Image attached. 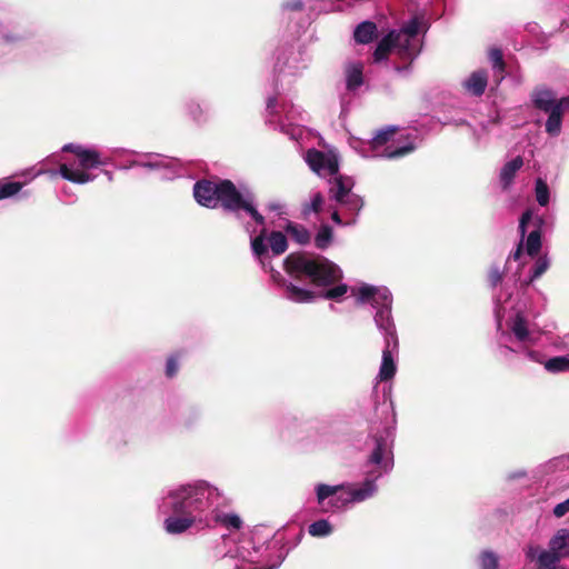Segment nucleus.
Segmentation results:
<instances>
[{"label":"nucleus","instance_id":"nucleus-10","mask_svg":"<svg viewBox=\"0 0 569 569\" xmlns=\"http://www.w3.org/2000/svg\"><path fill=\"white\" fill-rule=\"evenodd\" d=\"M395 128H387L377 132L369 141L353 140L351 147L365 158H399L415 150V146L408 142L403 146H395Z\"/></svg>","mask_w":569,"mask_h":569},{"label":"nucleus","instance_id":"nucleus-36","mask_svg":"<svg viewBox=\"0 0 569 569\" xmlns=\"http://www.w3.org/2000/svg\"><path fill=\"white\" fill-rule=\"evenodd\" d=\"M502 280V271L498 267H492L489 271V282L492 287L499 284Z\"/></svg>","mask_w":569,"mask_h":569},{"label":"nucleus","instance_id":"nucleus-23","mask_svg":"<svg viewBox=\"0 0 569 569\" xmlns=\"http://www.w3.org/2000/svg\"><path fill=\"white\" fill-rule=\"evenodd\" d=\"M549 117L546 122V131L550 136H558L561 131V118L563 111L561 110V106H556L551 111H548Z\"/></svg>","mask_w":569,"mask_h":569},{"label":"nucleus","instance_id":"nucleus-24","mask_svg":"<svg viewBox=\"0 0 569 569\" xmlns=\"http://www.w3.org/2000/svg\"><path fill=\"white\" fill-rule=\"evenodd\" d=\"M377 31V27L375 23L365 21L360 23L355 30V39L359 43H369Z\"/></svg>","mask_w":569,"mask_h":569},{"label":"nucleus","instance_id":"nucleus-8","mask_svg":"<svg viewBox=\"0 0 569 569\" xmlns=\"http://www.w3.org/2000/svg\"><path fill=\"white\" fill-rule=\"evenodd\" d=\"M350 295L358 305L369 303L375 309L373 321L383 336H393L392 295L387 287L359 283L350 288Z\"/></svg>","mask_w":569,"mask_h":569},{"label":"nucleus","instance_id":"nucleus-9","mask_svg":"<svg viewBox=\"0 0 569 569\" xmlns=\"http://www.w3.org/2000/svg\"><path fill=\"white\" fill-rule=\"evenodd\" d=\"M62 151L72 152L77 158L74 162L64 160L59 168L60 176L73 183L84 184L92 181L94 176L89 170L106 163L96 149L84 148L80 144H66Z\"/></svg>","mask_w":569,"mask_h":569},{"label":"nucleus","instance_id":"nucleus-2","mask_svg":"<svg viewBox=\"0 0 569 569\" xmlns=\"http://www.w3.org/2000/svg\"><path fill=\"white\" fill-rule=\"evenodd\" d=\"M392 443L393 430L391 428H386L373 437V448L368 459V465L373 469L368 471L369 478L363 482L337 486L316 485V500L320 510L336 512L372 498L378 490L376 480L393 467Z\"/></svg>","mask_w":569,"mask_h":569},{"label":"nucleus","instance_id":"nucleus-1","mask_svg":"<svg viewBox=\"0 0 569 569\" xmlns=\"http://www.w3.org/2000/svg\"><path fill=\"white\" fill-rule=\"evenodd\" d=\"M223 498L222 491L206 480H194L169 488L159 503V510L169 515L163 521L166 532L180 535L190 528H208L211 519L228 530L241 529L239 515L212 510Z\"/></svg>","mask_w":569,"mask_h":569},{"label":"nucleus","instance_id":"nucleus-40","mask_svg":"<svg viewBox=\"0 0 569 569\" xmlns=\"http://www.w3.org/2000/svg\"><path fill=\"white\" fill-rule=\"evenodd\" d=\"M556 106H561V110L565 111L567 108H569V96L560 99Z\"/></svg>","mask_w":569,"mask_h":569},{"label":"nucleus","instance_id":"nucleus-47","mask_svg":"<svg viewBox=\"0 0 569 569\" xmlns=\"http://www.w3.org/2000/svg\"><path fill=\"white\" fill-rule=\"evenodd\" d=\"M355 222V218H352L351 220L347 221L345 224H350V223H353Z\"/></svg>","mask_w":569,"mask_h":569},{"label":"nucleus","instance_id":"nucleus-27","mask_svg":"<svg viewBox=\"0 0 569 569\" xmlns=\"http://www.w3.org/2000/svg\"><path fill=\"white\" fill-rule=\"evenodd\" d=\"M535 196H536L537 202L541 207L548 206V203L550 201V190H549V187H548L547 182L543 179H541V178H538L536 180V183H535Z\"/></svg>","mask_w":569,"mask_h":569},{"label":"nucleus","instance_id":"nucleus-34","mask_svg":"<svg viewBox=\"0 0 569 569\" xmlns=\"http://www.w3.org/2000/svg\"><path fill=\"white\" fill-rule=\"evenodd\" d=\"M20 182H6L0 184V200L10 198L17 194L22 189Z\"/></svg>","mask_w":569,"mask_h":569},{"label":"nucleus","instance_id":"nucleus-41","mask_svg":"<svg viewBox=\"0 0 569 569\" xmlns=\"http://www.w3.org/2000/svg\"><path fill=\"white\" fill-rule=\"evenodd\" d=\"M331 218L332 220L337 223V224H341L342 223V220H341V217L339 214V211L336 209L333 210L332 214H331Z\"/></svg>","mask_w":569,"mask_h":569},{"label":"nucleus","instance_id":"nucleus-29","mask_svg":"<svg viewBox=\"0 0 569 569\" xmlns=\"http://www.w3.org/2000/svg\"><path fill=\"white\" fill-rule=\"evenodd\" d=\"M332 229L329 226H321L316 238L315 243L318 249H326L332 241Z\"/></svg>","mask_w":569,"mask_h":569},{"label":"nucleus","instance_id":"nucleus-3","mask_svg":"<svg viewBox=\"0 0 569 569\" xmlns=\"http://www.w3.org/2000/svg\"><path fill=\"white\" fill-rule=\"evenodd\" d=\"M196 201L207 208L221 206L232 212L243 211L258 224H264V218L256 208V199L252 191L244 184L234 186L230 180H201L193 187Z\"/></svg>","mask_w":569,"mask_h":569},{"label":"nucleus","instance_id":"nucleus-21","mask_svg":"<svg viewBox=\"0 0 569 569\" xmlns=\"http://www.w3.org/2000/svg\"><path fill=\"white\" fill-rule=\"evenodd\" d=\"M549 548L560 559L569 557V529H559L551 538Z\"/></svg>","mask_w":569,"mask_h":569},{"label":"nucleus","instance_id":"nucleus-28","mask_svg":"<svg viewBox=\"0 0 569 569\" xmlns=\"http://www.w3.org/2000/svg\"><path fill=\"white\" fill-rule=\"evenodd\" d=\"M545 368L553 373L569 371V356L551 358L545 362Z\"/></svg>","mask_w":569,"mask_h":569},{"label":"nucleus","instance_id":"nucleus-45","mask_svg":"<svg viewBox=\"0 0 569 569\" xmlns=\"http://www.w3.org/2000/svg\"><path fill=\"white\" fill-rule=\"evenodd\" d=\"M525 475H526L525 471H519L517 473L511 475V478H519V477H523Z\"/></svg>","mask_w":569,"mask_h":569},{"label":"nucleus","instance_id":"nucleus-46","mask_svg":"<svg viewBox=\"0 0 569 569\" xmlns=\"http://www.w3.org/2000/svg\"><path fill=\"white\" fill-rule=\"evenodd\" d=\"M226 556H228V553H222L220 551L214 552V557H226Z\"/></svg>","mask_w":569,"mask_h":569},{"label":"nucleus","instance_id":"nucleus-12","mask_svg":"<svg viewBox=\"0 0 569 569\" xmlns=\"http://www.w3.org/2000/svg\"><path fill=\"white\" fill-rule=\"evenodd\" d=\"M510 330L515 342H518L520 346L518 348H509V350L525 352L530 360L540 362V353L529 349L538 343L541 337L540 332L536 329L529 328L527 321L520 315H517L512 319Z\"/></svg>","mask_w":569,"mask_h":569},{"label":"nucleus","instance_id":"nucleus-11","mask_svg":"<svg viewBox=\"0 0 569 569\" xmlns=\"http://www.w3.org/2000/svg\"><path fill=\"white\" fill-rule=\"evenodd\" d=\"M543 223V219L539 216H535L532 210H527L522 213L519 222L522 240L512 253L515 260L520 259L523 249L529 257L539 253L541 248V228Z\"/></svg>","mask_w":569,"mask_h":569},{"label":"nucleus","instance_id":"nucleus-6","mask_svg":"<svg viewBox=\"0 0 569 569\" xmlns=\"http://www.w3.org/2000/svg\"><path fill=\"white\" fill-rule=\"evenodd\" d=\"M429 28L423 14H416L406 21L397 31H390L378 44L373 57L375 61H381L390 51L397 52L402 59L413 60L421 51V36Z\"/></svg>","mask_w":569,"mask_h":569},{"label":"nucleus","instance_id":"nucleus-19","mask_svg":"<svg viewBox=\"0 0 569 569\" xmlns=\"http://www.w3.org/2000/svg\"><path fill=\"white\" fill-rule=\"evenodd\" d=\"M488 76L483 70L472 72L462 83L463 88L473 96H481L487 87Z\"/></svg>","mask_w":569,"mask_h":569},{"label":"nucleus","instance_id":"nucleus-14","mask_svg":"<svg viewBox=\"0 0 569 569\" xmlns=\"http://www.w3.org/2000/svg\"><path fill=\"white\" fill-rule=\"evenodd\" d=\"M539 472L550 476L561 487H569V455L550 459L540 466Z\"/></svg>","mask_w":569,"mask_h":569},{"label":"nucleus","instance_id":"nucleus-37","mask_svg":"<svg viewBox=\"0 0 569 569\" xmlns=\"http://www.w3.org/2000/svg\"><path fill=\"white\" fill-rule=\"evenodd\" d=\"M569 512V498L560 503H558L555 508H553V515L557 517V518H561L563 517L566 513Z\"/></svg>","mask_w":569,"mask_h":569},{"label":"nucleus","instance_id":"nucleus-13","mask_svg":"<svg viewBox=\"0 0 569 569\" xmlns=\"http://www.w3.org/2000/svg\"><path fill=\"white\" fill-rule=\"evenodd\" d=\"M385 337V349L382 350V359L377 376L378 381H387L393 378L397 371V363L395 359V352L398 349L397 331L395 330L393 336Z\"/></svg>","mask_w":569,"mask_h":569},{"label":"nucleus","instance_id":"nucleus-4","mask_svg":"<svg viewBox=\"0 0 569 569\" xmlns=\"http://www.w3.org/2000/svg\"><path fill=\"white\" fill-rule=\"evenodd\" d=\"M306 162L310 169L322 178H332L330 193L339 206L351 214H357L362 208V199L351 192L353 180L349 177L338 174L339 161L338 156L333 151H319L310 149L306 153Z\"/></svg>","mask_w":569,"mask_h":569},{"label":"nucleus","instance_id":"nucleus-35","mask_svg":"<svg viewBox=\"0 0 569 569\" xmlns=\"http://www.w3.org/2000/svg\"><path fill=\"white\" fill-rule=\"evenodd\" d=\"M322 204H323V197L321 196V193L316 192L312 196L310 203L306 206L305 213H309L311 211L319 212L322 208Z\"/></svg>","mask_w":569,"mask_h":569},{"label":"nucleus","instance_id":"nucleus-20","mask_svg":"<svg viewBox=\"0 0 569 569\" xmlns=\"http://www.w3.org/2000/svg\"><path fill=\"white\" fill-rule=\"evenodd\" d=\"M347 89L353 91L363 83V64L361 62H348L345 68Z\"/></svg>","mask_w":569,"mask_h":569},{"label":"nucleus","instance_id":"nucleus-32","mask_svg":"<svg viewBox=\"0 0 569 569\" xmlns=\"http://www.w3.org/2000/svg\"><path fill=\"white\" fill-rule=\"evenodd\" d=\"M349 291V287L347 284H338L333 288H330L323 291L320 297L328 300H337L339 301L347 292Z\"/></svg>","mask_w":569,"mask_h":569},{"label":"nucleus","instance_id":"nucleus-15","mask_svg":"<svg viewBox=\"0 0 569 569\" xmlns=\"http://www.w3.org/2000/svg\"><path fill=\"white\" fill-rule=\"evenodd\" d=\"M129 167H141L148 169H170L171 174H164V178H171L176 172L178 162L160 154H146L144 159H138L130 162Z\"/></svg>","mask_w":569,"mask_h":569},{"label":"nucleus","instance_id":"nucleus-18","mask_svg":"<svg viewBox=\"0 0 569 569\" xmlns=\"http://www.w3.org/2000/svg\"><path fill=\"white\" fill-rule=\"evenodd\" d=\"M523 159L520 156L507 161L499 173V181L503 190H508L513 183L517 172L522 168Z\"/></svg>","mask_w":569,"mask_h":569},{"label":"nucleus","instance_id":"nucleus-5","mask_svg":"<svg viewBox=\"0 0 569 569\" xmlns=\"http://www.w3.org/2000/svg\"><path fill=\"white\" fill-rule=\"evenodd\" d=\"M267 242L269 243L272 253L274 256H280L288 248L286 236L280 231H272L271 233L268 234L266 229L263 228L258 236L251 238L252 252L254 257L259 260L262 268L266 271L270 272L273 282L284 287V296L287 299L297 303L312 302L317 298L315 291L301 288L299 286L293 284L292 282H288L287 280L283 279L281 273L274 270L271 267L270 262L267 261Z\"/></svg>","mask_w":569,"mask_h":569},{"label":"nucleus","instance_id":"nucleus-22","mask_svg":"<svg viewBox=\"0 0 569 569\" xmlns=\"http://www.w3.org/2000/svg\"><path fill=\"white\" fill-rule=\"evenodd\" d=\"M557 102L555 94L550 90L540 89L533 93L535 106L546 112L556 108Z\"/></svg>","mask_w":569,"mask_h":569},{"label":"nucleus","instance_id":"nucleus-30","mask_svg":"<svg viewBox=\"0 0 569 569\" xmlns=\"http://www.w3.org/2000/svg\"><path fill=\"white\" fill-rule=\"evenodd\" d=\"M479 569H498L499 558L496 553L485 550L479 555Z\"/></svg>","mask_w":569,"mask_h":569},{"label":"nucleus","instance_id":"nucleus-43","mask_svg":"<svg viewBox=\"0 0 569 569\" xmlns=\"http://www.w3.org/2000/svg\"><path fill=\"white\" fill-rule=\"evenodd\" d=\"M276 107V98H269L267 102V108L272 110Z\"/></svg>","mask_w":569,"mask_h":569},{"label":"nucleus","instance_id":"nucleus-44","mask_svg":"<svg viewBox=\"0 0 569 569\" xmlns=\"http://www.w3.org/2000/svg\"><path fill=\"white\" fill-rule=\"evenodd\" d=\"M281 206L278 204V203H270L269 204V209L272 210V211H280L281 210Z\"/></svg>","mask_w":569,"mask_h":569},{"label":"nucleus","instance_id":"nucleus-25","mask_svg":"<svg viewBox=\"0 0 569 569\" xmlns=\"http://www.w3.org/2000/svg\"><path fill=\"white\" fill-rule=\"evenodd\" d=\"M286 231L288 236L299 244H306L310 240V233L303 226L289 222L286 226Z\"/></svg>","mask_w":569,"mask_h":569},{"label":"nucleus","instance_id":"nucleus-17","mask_svg":"<svg viewBox=\"0 0 569 569\" xmlns=\"http://www.w3.org/2000/svg\"><path fill=\"white\" fill-rule=\"evenodd\" d=\"M286 121L281 122L280 130L288 134L292 140L299 141L302 139V136L305 133V129L300 124H295L293 121L298 118L302 119V113L293 106L290 107V109H286Z\"/></svg>","mask_w":569,"mask_h":569},{"label":"nucleus","instance_id":"nucleus-33","mask_svg":"<svg viewBox=\"0 0 569 569\" xmlns=\"http://www.w3.org/2000/svg\"><path fill=\"white\" fill-rule=\"evenodd\" d=\"M489 59L492 63L493 70L499 74L500 79L502 78V72L505 68L502 53L498 49H491L489 51Z\"/></svg>","mask_w":569,"mask_h":569},{"label":"nucleus","instance_id":"nucleus-7","mask_svg":"<svg viewBox=\"0 0 569 569\" xmlns=\"http://www.w3.org/2000/svg\"><path fill=\"white\" fill-rule=\"evenodd\" d=\"M283 264L290 277L300 279L306 276L317 287H329L342 278L341 269L321 256L291 253L284 259Z\"/></svg>","mask_w":569,"mask_h":569},{"label":"nucleus","instance_id":"nucleus-26","mask_svg":"<svg viewBox=\"0 0 569 569\" xmlns=\"http://www.w3.org/2000/svg\"><path fill=\"white\" fill-rule=\"evenodd\" d=\"M332 531V525L327 519L317 520L308 527L309 535L316 538L328 537Z\"/></svg>","mask_w":569,"mask_h":569},{"label":"nucleus","instance_id":"nucleus-31","mask_svg":"<svg viewBox=\"0 0 569 569\" xmlns=\"http://www.w3.org/2000/svg\"><path fill=\"white\" fill-rule=\"evenodd\" d=\"M549 266H550L549 258L546 254L540 256L532 267V273L530 276V281H533V280L540 278L548 270Z\"/></svg>","mask_w":569,"mask_h":569},{"label":"nucleus","instance_id":"nucleus-38","mask_svg":"<svg viewBox=\"0 0 569 569\" xmlns=\"http://www.w3.org/2000/svg\"><path fill=\"white\" fill-rule=\"evenodd\" d=\"M178 372V362L174 358H169L166 365V375L171 378Z\"/></svg>","mask_w":569,"mask_h":569},{"label":"nucleus","instance_id":"nucleus-39","mask_svg":"<svg viewBox=\"0 0 569 569\" xmlns=\"http://www.w3.org/2000/svg\"><path fill=\"white\" fill-rule=\"evenodd\" d=\"M303 7L301 0H286L283 2V8L287 10H301Z\"/></svg>","mask_w":569,"mask_h":569},{"label":"nucleus","instance_id":"nucleus-16","mask_svg":"<svg viewBox=\"0 0 569 569\" xmlns=\"http://www.w3.org/2000/svg\"><path fill=\"white\" fill-rule=\"evenodd\" d=\"M526 556L530 560H537L538 569H556V565L560 560L550 548L549 550H541L535 546L527 548Z\"/></svg>","mask_w":569,"mask_h":569},{"label":"nucleus","instance_id":"nucleus-42","mask_svg":"<svg viewBox=\"0 0 569 569\" xmlns=\"http://www.w3.org/2000/svg\"><path fill=\"white\" fill-rule=\"evenodd\" d=\"M281 72H283L284 76H297L299 73L297 70L293 71L291 66H288V68L286 70H282Z\"/></svg>","mask_w":569,"mask_h":569}]
</instances>
